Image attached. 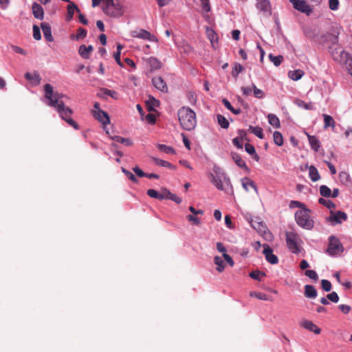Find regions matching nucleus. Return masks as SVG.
I'll return each instance as SVG.
<instances>
[{
  "mask_svg": "<svg viewBox=\"0 0 352 352\" xmlns=\"http://www.w3.org/2000/svg\"><path fill=\"white\" fill-rule=\"evenodd\" d=\"M217 120L218 124L221 126V128L228 129L229 127V122L228 121L225 116L221 114H218L217 116Z\"/></svg>",
  "mask_w": 352,
  "mask_h": 352,
  "instance_id": "nucleus-40",
  "label": "nucleus"
},
{
  "mask_svg": "<svg viewBox=\"0 0 352 352\" xmlns=\"http://www.w3.org/2000/svg\"><path fill=\"white\" fill-rule=\"evenodd\" d=\"M302 326L307 330L314 332L316 334H319L321 332V329L318 327L311 321L306 320L303 322Z\"/></svg>",
  "mask_w": 352,
  "mask_h": 352,
  "instance_id": "nucleus-25",
  "label": "nucleus"
},
{
  "mask_svg": "<svg viewBox=\"0 0 352 352\" xmlns=\"http://www.w3.org/2000/svg\"><path fill=\"white\" fill-rule=\"evenodd\" d=\"M146 120L150 124H155L156 122V117L153 113H148L146 116Z\"/></svg>",
  "mask_w": 352,
  "mask_h": 352,
  "instance_id": "nucleus-60",
  "label": "nucleus"
},
{
  "mask_svg": "<svg viewBox=\"0 0 352 352\" xmlns=\"http://www.w3.org/2000/svg\"><path fill=\"white\" fill-rule=\"evenodd\" d=\"M309 175L311 180L314 182L320 179V174L317 168L313 165L309 167Z\"/></svg>",
  "mask_w": 352,
  "mask_h": 352,
  "instance_id": "nucleus-26",
  "label": "nucleus"
},
{
  "mask_svg": "<svg viewBox=\"0 0 352 352\" xmlns=\"http://www.w3.org/2000/svg\"><path fill=\"white\" fill-rule=\"evenodd\" d=\"M75 11L80 12V10L78 9V8L74 3H70L67 6V17L68 20H71L73 18Z\"/></svg>",
  "mask_w": 352,
  "mask_h": 352,
  "instance_id": "nucleus-36",
  "label": "nucleus"
},
{
  "mask_svg": "<svg viewBox=\"0 0 352 352\" xmlns=\"http://www.w3.org/2000/svg\"><path fill=\"white\" fill-rule=\"evenodd\" d=\"M33 37L36 41L41 39V31L36 25H33Z\"/></svg>",
  "mask_w": 352,
  "mask_h": 352,
  "instance_id": "nucleus-56",
  "label": "nucleus"
},
{
  "mask_svg": "<svg viewBox=\"0 0 352 352\" xmlns=\"http://www.w3.org/2000/svg\"><path fill=\"white\" fill-rule=\"evenodd\" d=\"M102 11L106 15L114 18L120 17L124 14L122 6L114 0L103 2Z\"/></svg>",
  "mask_w": 352,
  "mask_h": 352,
  "instance_id": "nucleus-6",
  "label": "nucleus"
},
{
  "mask_svg": "<svg viewBox=\"0 0 352 352\" xmlns=\"http://www.w3.org/2000/svg\"><path fill=\"white\" fill-rule=\"evenodd\" d=\"M294 8L302 13H305L307 15H309L313 12L312 8L305 0H299L298 3L294 6Z\"/></svg>",
  "mask_w": 352,
  "mask_h": 352,
  "instance_id": "nucleus-15",
  "label": "nucleus"
},
{
  "mask_svg": "<svg viewBox=\"0 0 352 352\" xmlns=\"http://www.w3.org/2000/svg\"><path fill=\"white\" fill-rule=\"evenodd\" d=\"M200 1L204 11L206 13L210 12L211 7L210 4V0H200Z\"/></svg>",
  "mask_w": 352,
  "mask_h": 352,
  "instance_id": "nucleus-57",
  "label": "nucleus"
},
{
  "mask_svg": "<svg viewBox=\"0 0 352 352\" xmlns=\"http://www.w3.org/2000/svg\"><path fill=\"white\" fill-rule=\"evenodd\" d=\"M263 253L265 255L266 261L270 264L274 265L278 263V258L273 254V250L269 245H263Z\"/></svg>",
  "mask_w": 352,
  "mask_h": 352,
  "instance_id": "nucleus-11",
  "label": "nucleus"
},
{
  "mask_svg": "<svg viewBox=\"0 0 352 352\" xmlns=\"http://www.w3.org/2000/svg\"><path fill=\"white\" fill-rule=\"evenodd\" d=\"M324 118V128L327 129L328 127H331L332 129H334L335 127V121L333 118L327 114H323Z\"/></svg>",
  "mask_w": 352,
  "mask_h": 352,
  "instance_id": "nucleus-32",
  "label": "nucleus"
},
{
  "mask_svg": "<svg viewBox=\"0 0 352 352\" xmlns=\"http://www.w3.org/2000/svg\"><path fill=\"white\" fill-rule=\"evenodd\" d=\"M321 287L324 291L329 292L331 289L332 285L329 280H326V279H322L321 280Z\"/></svg>",
  "mask_w": 352,
  "mask_h": 352,
  "instance_id": "nucleus-54",
  "label": "nucleus"
},
{
  "mask_svg": "<svg viewBox=\"0 0 352 352\" xmlns=\"http://www.w3.org/2000/svg\"><path fill=\"white\" fill-rule=\"evenodd\" d=\"M41 28L42 29L43 35L45 38L48 42H52L54 41V38L52 34V30L50 25L47 23H42L41 24Z\"/></svg>",
  "mask_w": 352,
  "mask_h": 352,
  "instance_id": "nucleus-19",
  "label": "nucleus"
},
{
  "mask_svg": "<svg viewBox=\"0 0 352 352\" xmlns=\"http://www.w3.org/2000/svg\"><path fill=\"white\" fill-rule=\"evenodd\" d=\"M147 195L152 198L157 199L159 200H163L162 192H158L155 189H148L147 190Z\"/></svg>",
  "mask_w": 352,
  "mask_h": 352,
  "instance_id": "nucleus-43",
  "label": "nucleus"
},
{
  "mask_svg": "<svg viewBox=\"0 0 352 352\" xmlns=\"http://www.w3.org/2000/svg\"><path fill=\"white\" fill-rule=\"evenodd\" d=\"M249 131L254 134L256 136H257L260 139H263L264 138V135L263 133V129L260 126H250L249 127Z\"/></svg>",
  "mask_w": 352,
  "mask_h": 352,
  "instance_id": "nucleus-41",
  "label": "nucleus"
},
{
  "mask_svg": "<svg viewBox=\"0 0 352 352\" xmlns=\"http://www.w3.org/2000/svg\"><path fill=\"white\" fill-rule=\"evenodd\" d=\"M153 86L163 93L168 92V87L166 82L161 76H155L152 79Z\"/></svg>",
  "mask_w": 352,
  "mask_h": 352,
  "instance_id": "nucleus-14",
  "label": "nucleus"
},
{
  "mask_svg": "<svg viewBox=\"0 0 352 352\" xmlns=\"http://www.w3.org/2000/svg\"><path fill=\"white\" fill-rule=\"evenodd\" d=\"M232 159L239 167L243 168L247 173L250 171V169L246 165L245 162L241 157L239 155L236 153L233 154Z\"/></svg>",
  "mask_w": 352,
  "mask_h": 352,
  "instance_id": "nucleus-22",
  "label": "nucleus"
},
{
  "mask_svg": "<svg viewBox=\"0 0 352 352\" xmlns=\"http://www.w3.org/2000/svg\"><path fill=\"white\" fill-rule=\"evenodd\" d=\"M327 298L333 302H338L339 301V296L336 292H333L327 294Z\"/></svg>",
  "mask_w": 352,
  "mask_h": 352,
  "instance_id": "nucleus-58",
  "label": "nucleus"
},
{
  "mask_svg": "<svg viewBox=\"0 0 352 352\" xmlns=\"http://www.w3.org/2000/svg\"><path fill=\"white\" fill-rule=\"evenodd\" d=\"M241 182H242V186H243V188L246 191L249 190L250 187L254 189L255 191H257V188H256L255 183L252 180L249 179L248 177H244L243 179H242Z\"/></svg>",
  "mask_w": 352,
  "mask_h": 352,
  "instance_id": "nucleus-27",
  "label": "nucleus"
},
{
  "mask_svg": "<svg viewBox=\"0 0 352 352\" xmlns=\"http://www.w3.org/2000/svg\"><path fill=\"white\" fill-rule=\"evenodd\" d=\"M318 203L326 206L328 209L334 208L336 207V205L333 201L324 198H320L318 199Z\"/></svg>",
  "mask_w": 352,
  "mask_h": 352,
  "instance_id": "nucleus-48",
  "label": "nucleus"
},
{
  "mask_svg": "<svg viewBox=\"0 0 352 352\" xmlns=\"http://www.w3.org/2000/svg\"><path fill=\"white\" fill-rule=\"evenodd\" d=\"M249 221L254 229L258 230L260 232H265L267 227L261 221H260L259 218H251Z\"/></svg>",
  "mask_w": 352,
  "mask_h": 352,
  "instance_id": "nucleus-16",
  "label": "nucleus"
},
{
  "mask_svg": "<svg viewBox=\"0 0 352 352\" xmlns=\"http://www.w3.org/2000/svg\"><path fill=\"white\" fill-rule=\"evenodd\" d=\"M122 173L133 183H138V180L135 177V176L129 170H126L124 168H122Z\"/></svg>",
  "mask_w": 352,
  "mask_h": 352,
  "instance_id": "nucleus-53",
  "label": "nucleus"
},
{
  "mask_svg": "<svg viewBox=\"0 0 352 352\" xmlns=\"http://www.w3.org/2000/svg\"><path fill=\"white\" fill-rule=\"evenodd\" d=\"M303 75L304 72L301 69H296L288 72L289 78L295 81L300 80Z\"/></svg>",
  "mask_w": 352,
  "mask_h": 352,
  "instance_id": "nucleus-29",
  "label": "nucleus"
},
{
  "mask_svg": "<svg viewBox=\"0 0 352 352\" xmlns=\"http://www.w3.org/2000/svg\"><path fill=\"white\" fill-rule=\"evenodd\" d=\"M12 49L18 54H22V55H27V52L21 47L16 45H12Z\"/></svg>",
  "mask_w": 352,
  "mask_h": 352,
  "instance_id": "nucleus-64",
  "label": "nucleus"
},
{
  "mask_svg": "<svg viewBox=\"0 0 352 352\" xmlns=\"http://www.w3.org/2000/svg\"><path fill=\"white\" fill-rule=\"evenodd\" d=\"M112 140L127 146H132L133 144V141L130 138H125L118 135L112 137Z\"/></svg>",
  "mask_w": 352,
  "mask_h": 352,
  "instance_id": "nucleus-31",
  "label": "nucleus"
},
{
  "mask_svg": "<svg viewBox=\"0 0 352 352\" xmlns=\"http://www.w3.org/2000/svg\"><path fill=\"white\" fill-rule=\"evenodd\" d=\"M269 58L276 67L279 66L281 64L282 61L283 60V57L281 55L273 56L272 54H270L269 55Z\"/></svg>",
  "mask_w": 352,
  "mask_h": 352,
  "instance_id": "nucleus-46",
  "label": "nucleus"
},
{
  "mask_svg": "<svg viewBox=\"0 0 352 352\" xmlns=\"http://www.w3.org/2000/svg\"><path fill=\"white\" fill-rule=\"evenodd\" d=\"M250 296L252 297H255L258 299L263 300H269V296L265 293L262 292H252L250 293Z\"/></svg>",
  "mask_w": 352,
  "mask_h": 352,
  "instance_id": "nucleus-51",
  "label": "nucleus"
},
{
  "mask_svg": "<svg viewBox=\"0 0 352 352\" xmlns=\"http://www.w3.org/2000/svg\"><path fill=\"white\" fill-rule=\"evenodd\" d=\"M214 263L217 265L216 269L218 272H222L224 270V269H225L224 261L220 256H215L214 258Z\"/></svg>",
  "mask_w": 352,
  "mask_h": 352,
  "instance_id": "nucleus-38",
  "label": "nucleus"
},
{
  "mask_svg": "<svg viewBox=\"0 0 352 352\" xmlns=\"http://www.w3.org/2000/svg\"><path fill=\"white\" fill-rule=\"evenodd\" d=\"M146 63L150 67V70L151 72L160 69L162 66V63H161V61L153 56L149 57L146 60Z\"/></svg>",
  "mask_w": 352,
  "mask_h": 352,
  "instance_id": "nucleus-20",
  "label": "nucleus"
},
{
  "mask_svg": "<svg viewBox=\"0 0 352 352\" xmlns=\"http://www.w3.org/2000/svg\"><path fill=\"white\" fill-rule=\"evenodd\" d=\"M93 50L92 45L86 46L85 45H81L79 47L78 53L82 58L87 59L89 58V54Z\"/></svg>",
  "mask_w": 352,
  "mask_h": 352,
  "instance_id": "nucleus-23",
  "label": "nucleus"
},
{
  "mask_svg": "<svg viewBox=\"0 0 352 352\" xmlns=\"http://www.w3.org/2000/svg\"><path fill=\"white\" fill-rule=\"evenodd\" d=\"M187 97L191 104H195L197 101V96L195 93L189 91L187 94Z\"/></svg>",
  "mask_w": 352,
  "mask_h": 352,
  "instance_id": "nucleus-62",
  "label": "nucleus"
},
{
  "mask_svg": "<svg viewBox=\"0 0 352 352\" xmlns=\"http://www.w3.org/2000/svg\"><path fill=\"white\" fill-rule=\"evenodd\" d=\"M153 160L155 162V163L158 166L166 167L170 169H175V166L167 161L157 157H153Z\"/></svg>",
  "mask_w": 352,
  "mask_h": 352,
  "instance_id": "nucleus-33",
  "label": "nucleus"
},
{
  "mask_svg": "<svg viewBox=\"0 0 352 352\" xmlns=\"http://www.w3.org/2000/svg\"><path fill=\"white\" fill-rule=\"evenodd\" d=\"M157 148L161 151L166 154H175V149L170 146H167L166 144H159L157 145Z\"/></svg>",
  "mask_w": 352,
  "mask_h": 352,
  "instance_id": "nucleus-39",
  "label": "nucleus"
},
{
  "mask_svg": "<svg viewBox=\"0 0 352 352\" xmlns=\"http://www.w3.org/2000/svg\"><path fill=\"white\" fill-rule=\"evenodd\" d=\"M329 7L331 10H337L339 7V0H329Z\"/></svg>",
  "mask_w": 352,
  "mask_h": 352,
  "instance_id": "nucleus-59",
  "label": "nucleus"
},
{
  "mask_svg": "<svg viewBox=\"0 0 352 352\" xmlns=\"http://www.w3.org/2000/svg\"><path fill=\"white\" fill-rule=\"evenodd\" d=\"M329 52L333 60L345 62L346 69L352 76V57H349V54L342 47L337 46V44L329 47Z\"/></svg>",
  "mask_w": 352,
  "mask_h": 352,
  "instance_id": "nucleus-4",
  "label": "nucleus"
},
{
  "mask_svg": "<svg viewBox=\"0 0 352 352\" xmlns=\"http://www.w3.org/2000/svg\"><path fill=\"white\" fill-rule=\"evenodd\" d=\"M346 219L347 214L344 212L340 210L336 211V212H331V215L328 218V221L333 226L341 223L343 221H346Z\"/></svg>",
  "mask_w": 352,
  "mask_h": 352,
  "instance_id": "nucleus-10",
  "label": "nucleus"
},
{
  "mask_svg": "<svg viewBox=\"0 0 352 352\" xmlns=\"http://www.w3.org/2000/svg\"><path fill=\"white\" fill-rule=\"evenodd\" d=\"M239 133L241 136V138L236 137L232 140L233 144L237 148L242 149L243 148V135H245V132L243 130H239Z\"/></svg>",
  "mask_w": 352,
  "mask_h": 352,
  "instance_id": "nucleus-30",
  "label": "nucleus"
},
{
  "mask_svg": "<svg viewBox=\"0 0 352 352\" xmlns=\"http://www.w3.org/2000/svg\"><path fill=\"white\" fill-rule=\"evenodd\" d=\"M311 210L307 208L298 210L295 212V221L298 226L305 230H311L314 221L310 216Z\"/></svg>",
  "mask_w": 352,
  "mask_h": 352,
  "instance_id": "nucleus-5",
  "label": "nucleus"
},
{
  "mask_svg": "<svg viewBox=\"0 0 352 352\" xmlns=\"http://www.w3.org/2000/svg\"><path fill=\"white\" fill-rule=\"evenodd\" d=\"M245 151L251 155L254 160H255L256 162H258L260 160L259 156L256 154L255 148L253 145L246 143L245 144Z\"/></svg>",
  "mask_w": 352,
  "mask_h": 352,
  "instance_id": "nucleus-28",
  "label": "nucleus"
},
{
  "mask_svg": "<svg viewBox=\"0 0 352 352\" xmlns=\"http://www.w3.org/2000/svg\"><path fill=\"white\" fill-rule=\"evenodd\" d=\"M305 296L308 298H316L317 297L318 293L316 288L311 285H306L305 286Z\"/></svg>",
  "mask_w": 352,
  "mask_h": 352,
  "instance_id": "nucleus-24",
  "label": "nucleus"
},
{
  "mask_svg": "<svg viewBox=\"0 0 352 352\" xmlns=\"http://www.w3.org/2000/svg\"><path fill=\"white\" fill-rule=\"evenodd\" d=\"M243 67L240 63H235L232 71V76L236 78L243 72Z\"/></svg>",
  "mask_w": 352,
  "mask_h": 352,
  "instance_id": "nucleus-47",
  "label": "nucleus"
},
{
  "mask_svg": "<svg viewBox=\"0 0 352 352\" xmlns=\"http://www.w3.org/2000/svg\"><path fill=\"white\" fill-rule=\"evenodd\" d=\"M269 123L275 128H280V123L278 118L272 113H270L267 116Z\"/></svg>",
  "mask_w": 352,
  "mask_h": 352,
  "instance_id": "nucleus-34",
  "label": "nucleus"
},
{
  "mask_svg": "<svg viewBox=\"0 0 352 352\" xmlns=\"http://www.w3.org/2000/svg\"><path fill=\"white\" fill-rule=\"evenodd\" d=\"M252 87L253 89V93L255 98L261 99L265 96L264 92L261 89L257 88L254 83H252Z\"/></svg>",
  "mask_w": 352,
  "mask_h": 352,
  "instance_id": "nucleus-50",
  "label": "nucleus"
},
{
  "mask_svg": "<svg viewBox=\"0 0 352 352\" xmlns=\"http://www.w3.org/2000/svg\"><path fill=\"white\" fill-rule=\"evenodd\" d=\"M303 32L305 36L309 39H313L316 36V32L311 28H305Z\"/></svg>",
  "mask_w": 352,
  "mask_h": 352,
  "instance_id": "nucleus-52",
  "label": "nucleus"
},
{
  "mask_svg": "<svg viewBox=\"0 0 352 352\" xmlns=\"http://www.w3.org/2000/svg\"><path fill=\"white\" fill-rule=\"evenodd\" d=\"M94 117L102 124L106 125L110 123V118L108 113L102 110L93 111Z\"/></svg>",
  "mask_w": 352,
  "mask_h": 352,
  "instance_id": "nucleus-17",
  "label": "nucleus"
},
{
  "mask_svg": "<svg viewBox=\"0 0 352 352\" xmlns=\"http://www.w3.org/2000/svg\"><path fill=\"white\" fill-rule=\"evenodd\" d=\"M87 36V30L82 28H78L76 35H72L71 38L72 39H80L83 38Z\"/></svg>",
  "mask_w": 352,
  "mask_h": 352,
  "instance_id": "nucleus-42",
  "label": "nucleus"
},
{
  "mask_svg": "<svg viewBox=\"0 0 352 352\" xmlns=\"http://www.w3.org/2000/svg\"><path fill=\"white\" fill-rule=\"evenodd\" d=\"M133 170L134 173L140 177H145L146 173H144L142 169H140L138 166H135L133 168Z\"/></svg>",
  "mask_w": 352,
  "mask_h": 352,
  "instance_id": "nucleus-63",
  "label": "nucleus"
},
{
  "mask_svg": "<svg viewBox=\"0 0 352 352\" xmlns=\"http://www.w3.org/2000/svg\"><path fill=\"white\" fill-rule=\"evenodd\" d=\"M210 182L219 190L227 193L232 192V186L230 178L221 168L214 165L213 173H210Z\"/></svg>",
  "mask_w": 352,
  "mask_h": 352,
  "instance_id": "nucleus-2",
  "label": "nucleus"
},
{
  "mask_svg": "<svg viewBox=\"0 0 352 352\" xmlns=\"http://www.w3.org/2000/svg\"><path fill=\"white\" fill-rule=\"evenodd\" d=\"M274 142L277 146H282L283 144V138L279 131H274L273 133Z\"/></svg>",
  "mask_w": 352,
  "mask_h": 352,
  "instance_id": "nucleus-44",
  "label": "nucleus"
},
{
  "mask_svg": "<svg viewBox=\"0 0 352 352\" xmlns=\"http://www.w3.org/2000/svg\"><path fill=\"white\" fill-rule=\"evenodd\" d=\"M339 179L340 182L346 186L350 184L351 182L349 174L345 171H342L340 173Z\"/></svg>",
  "mask_w": 352,
  "mask_h": 352,
  "instance_id": "nucleus-35",
  "label": "nucleus"
},
{
  "mask_svg": "<svg viewBox=\"0 0 352 352\" xmlns=\"http://www.w3.org/2000/svg\"><path fill=\"white\" fill-rule=\"evenodd\" d=\"M320 193L324 197H330L331 196V190L326 185H322L320 187Z\"/></svg>",
  "mask_w": 352,
  "mask_h": 352,
  "instance_id": "nucleus-45",
  "label": "nucleus"
},
{
  "mask_svg": "<svg viewBox=\"0 0 352 352\" xmlns=\"http://www.w3.org/2000/svg\"><path fill=\"white\" fill-rule=\"evenodd\" d=\"M341 29L339 25L336 23L333 24L329 32L325 35L326 41L330 42L332 45H336L338 42V36Z\"/></svg>",
  "mask_w": 352,
  "mask_h": 352,
  "instance_id": "nucleus-9",
  "label": "nucleus"
},
{
  "mask_svg": "<svg viewBox=\"0 0 352 352\" xmlns=\"http://www.w3.org/2000/svg\"><path fill=\"white\" fill-rule=\"evenodd\" d=\"M32 13L34 16L39 20L44 17V10L42 6L36 2L32 3Z\"/></svg>",
  "mask_w": 352,
  "mask_h": 352,
  "instance_id": "nucleus-18",
  "label": "nucleus"
},
{
  "mask_svg": "<svg viewBox=\"0 0 352 352\" xmlns=\"http://www.w3.org/2000/svg\"><path fill=\"white\" fill-rule=\"evenodd\" d=\"M45 103L54 108L59 114L60 117L64 120L69 125L78 129L79 126L72 118L73 111L68 107H66L63 98L66 96L54 91L53 87L50 84H46L44 86Z\"/></svg>",
  "mask_w": 352,
  "mask_h": 352,
  "instance_id": "nucleus-1",
  "label": "nucleus"
},
{
  "mask_svg": "<svg viewBox=\"0 0 352 352\" xmlns=\"http://www.w3.org/2000/svg\"><path fill=\"white\" fill-rule=\"evenodd\" d=\"M133 37L139 38L149 41H157L155 36L152 35L149 32L145 30H140L139 31H134L132 33Z\"/></svg>",
  "mask_w": 352,
  "mask_h": 352,
  "instance_id": "nucleus-13",
  "label": "nucleus"
},
{
  "mask_svg": "<svg viewBox=\"0 0 352 352\" xmlns=\"http://www.w3.org/2000/svg\"><path fill=\"white\" fill-rule=\"evenodd\" d=\"M343 251L344 248L339 239L333 235L330 236L326 252L331 256H336Z\"/></svg>",
  "mask_w": 352,
  "mask_h": 352,
  "instance_id": "nucleus-7",
  "label": "nucleus"
},
{
  "mask_svg": "<svg viewBox=\"0 0 352 352\" xmlns=\"http://www.w3.org/2000/svg\"><path fill=\"white\" fill-rule=\"evenodd\" d=\"M241 90L244 96H250L252 94V92L253 91L252 87H242L241 88Z\"/></svg>",
  "mask_w": 352,
  "mask_h": 352,
  "instance_id": "nucleus-61",
  "label": "nucleus"
},
{
  "mask_svg": "<svg viewBox=\"0 0 352 352\" xmlns=\"http://www.w3.org/2000/svg\"><path fill=\"white\" fill-rule=\"evenodd\" d=\"M179 123L182 127L186 131L195 129L197 124L195 112L188 107H181L177 112Z\"/></svg>",
  "mask_w": 352,
  "mask_h": 352,
  "instance_id": "nucleus-3",
  "label": "nucleus"
},
{
  "mask_svg": "<svg viewBox=\"0 0 352 352\" xmlns=\"http://www.w3.org/2000/svg\"><path fill=\"white\" fill-rule=\"evenodd\" d=\"M309 145L315 152H318L320 148V142L315 135H310L307 134Z\"/></svg>",
  "mask_w": 352,
  "mask_h": 352,
  "instance_id": "nucleus-21",
  "label": "nucleus"
},
{
  "mask_svg": "<svg viewBox=\"0 0 352 352\" xmlns=\"http://www.w3.org/2000/svg\"><path fill=\"white\" fill-rule=\"evenodd\" d=\"M100 92L101 93L99 94L101 97L109 96V97H111L112 98H115V99L118 98L117 92L113 90H110V89L104 88L100 90Z\"/></svg>",
  "mask_w": 352,
  "mask_h": 352,
  "instance_id": "nucleus-37",
  "label": "nucleus"
},
{
  "mask_svg": "<svg viewBox=\"0 0 352 352\" xmlns=\"http://www.w3.org/2000/svg\"><path fill=\"white\" fill-rule=\"evenodd\" d=\"M256 7L264 14L270 16L272 14V7L270 0H256Z\"/></svg>",
  "mask_w": 352,
  "mask_h": 352,
  "instance_id": "nucleus-12",
  "label": "nucleus"
},
{
  "mask_svg": "<svg viewBox=\"0 0 352 352\" xmlns=\"http://www.w3.org/2000/svg\"><path fill=\"white\" fill-rule=\"evenodd\" d=\"M305 274L307 276H308L309 278H311L314 280H317L318 279V274L316 273V272L315 270H306L305 272Z\"/></svg>",
  "mask_w": 352,
  "mask_h": 352,
  "instance_id": "nucleus-55",
  "label": "nucleus"
},
{
  "mask_svg": "<svg viewBox=\"0 0 352 352\" xmlns=\"http://www.w3.org/2000/svg\"><path fill=\"white\" fill-rule=\"evenodd\" d=\"M286 245L288 249L293 254H298L300 252V247L298 244L300 241L297 234L292 232H286Z\"/></svg>",
  "mask_w": 352,
  "mask_h": 352,
  "instance_id": "nucleus-8",
  "label": "nucleus"
},
{
  "mask_svg": "<svg viewBox=\"0 0 352 352\" xmlns=\"http://www.w3.org/2000/svg\"><path fill=\"white\" fill-rule=\"evenodd\" d=\"M249 276L254 280L261 281V276H265V272H261L258 270L252 271L250 273Z\"/></svg>",
  "mask_w": 352,
  "mask_h": 352,
  "instance_id": "nucleus-49",
  "label": "nucleus"
}]
</instances>
